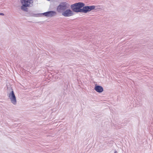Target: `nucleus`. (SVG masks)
<instances>
[{"label": "nucleus", "instance_id": "obj_1", "mask_svg": "<svg viewBox=\"0 0 153 153\" xmlns=\"http://www.w3.org/2000/svg\"><path fill=\"white\" fill-rule=\"evenodd\" d=\"M21 2L22 4L21 7V10L27 13H25V15L27 16H40L39 15H36L32 13L31 11H28V9L27 7H29L31 6L30 4L33 3V0H21Z\"/></svg>", "mask_w": 153, "mask_h": 153}, {"label": "nucleus", "instance_id": "obj_2", "mask_svg": "<svg viewBox=\"0 0 153 153\" xmlns=\"http://www.w3.org/2000/svg\"><path fill=\"white\" fill-rule=\"evenodd\" d=\"M66 2H62L57 7L56 10L60 13H62V15L65 17H70L73 16L74 13L71 9H67V7Z\"/></svg>", "mask_w": 153, "mask_h": 153}, {"label": "nucleus", "instance_id": "obj_3", "mask_svg": "<svg viewBox=\"0 0 153 153\" xmlns=\"http://www.w3.org/2000/svg\"><path fill=\"white\" fill-rule=\"evenodd\" d=\"M85 5L84 3L79 2L71 4V7L73 12L82 13L83 7Z\"/></svg>", "mask_w": 153, "mask_h": 153}, {"label": "nucleus", "instance_id": "obj_4", "mask_svg": "<svg viewBox=\"0 0 153 153\" xmlns=\"http://www.w3.org/2000/svg\"><path fill=\"white\" fill-rule=\"evenodd\" d=\"M56 14V12L55 11H50L43 13H38L36 15H39L40 16H45L49 17L55 16Z\"/></svg>", "mask_w": 153, "mask_h": 153}, {"label": "nucleus", "instance_id": "obj_5", "mask_svg": "<svg viewBox=\"0 0 153 153\" xmlns=\"http://www.w3.org/2000/svg\"><path fill=\"white\" fill-rule=\"evenodd\" d=\"M8 97L10 98L11 103L14 105H16L17 103L16 97L14 91L12 89V91L9 94Z\"/></svg>", "mask_w": 153, "mask_h": 153}, {"label": "nucleus", "instance_id": "obj_6", "mask_svg": "<svg viewBox=\"0 0 153 153\" xmlns=\"http://www.w3.org/2000/svg\"><path fill=\"white\" fill-rule=\"evenodd\" d=\"M95 6L94 5L89 6H84L83 7L82 13H87L88 12L95 9Z\"/></svg>", "mask_w": 153, "mask_h": 153}, {"label": "nucleus", "instance_id": "obj_7", "mask_svg": "<svg viewBox=\"0 0 153 153\" xmlns=\"http://www.w3.org/2000/svg\"><path fill=\"white\" fill-rule=\"evenodd\" d=\"M94 89L99 93H102L103 91V87L100 85H97V84L95 85Z\"/></svg>", "mask_w": 153, "mask_h": 153}, {"label": "nucleus", "instance_id": "obj_8", "mask_svg": "<svg viewBox=\"0 0 153 153\" xmlns=\"http://www.w3.org/2000/svg\"><path fill=\"white\" fill-rule=\"evenodd\" d=\"M0 15L4 16V14L3 13H0Z\"/></svg>", "mask_w": 153, "mask_h": 153}, {"label": "nucleus", "instance_id": "obj_9", "mask_svg": "<svg viewBox=\"0 0 153 153\" xmlns=\"http://www.w3.org/2000/svg\"><path fill=\"white\" fill-rule=\"evenodd\" d=\"M114 153H118V152L115 150L114 151Z\"/></svg>", "mask_w": 153, "mask_h": 153}, {"label": "nucleus", "instance_id": "obj_10", "mask_svg": "<svg viewBox=\"0 0 153 153\" xmlns=\"http://www.w3.org/2000/svg\"><path fill=\"white\" fill-rule=\"evenodd\" d=\"M47 1H50V0H47Z\"/></svg>", "mask_w": 153, "mask_h": 153}]
</instances>
